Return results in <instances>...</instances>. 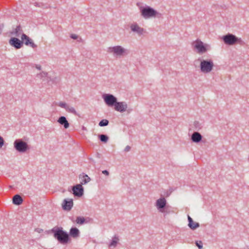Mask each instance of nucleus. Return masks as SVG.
Returning a JSON list of instances; mask_svg holds the SVG:
<instances>
[{
    "label": "nucleus",
    "instance_id": "1",
    "mask_svg": "<svg viewBox=\"0 0 249 249\" xmlns=\"http://www.w3.org/2000/svg\"><path fill=\"white\" fill-rule=\"evenodd\" d=\"M51 232L53 233L54 238L62 244H67L70 240L69 234L63 231L62 227H54L51 230Z\"/></svg>",
    "mask_w": 249,
    "mask_h": 249
},
{
    "label": "nucleus",
    "instance_id": "2",
    "mask_svg": "<svg viewBox=\"0 0 249 249\" xmlns=\"http://www.w3.org/2000/svg\"><path fill=\"white\" fill-rule=\"evenodd\" d=\"M223 40L226 44L233 45L236 44L242 45L243 41L240 38L237 37L235 36L228 34L223 36Z\"/></svg>",
    "mask_w": 249,
    "mask_h": 249
},
{
    "label": "nucleus",
    "instance_id": "3",
    "mask_svg": "<svg viewBox=\"0 0 249 249\" xmlns=\"http://www.w3.org/2000/svg\"><path fill=\"white\" fill-rule=\"evenodd\" d=\"M194 49L197 50L198 53H203L210 49V46L207 44H204L200 40L196 39L192 44Z\"/></svg>",
    "mask_w": 249,
    "mask_h": 249
},
{
    "label": "nucleus",
    "instance_id": "4",
    "mask_svg": "<svg viewBox=\"0 0 249 249\" xmlns=\"http://www.w3.org/2000/svg\"><path fill=\"white\" fill-rule=\"evenodd\" d=\"M140 10L141 15L145 18L155 17L159 14L157 11L149 6H141L140 7Z\"/></svg>",
    "mask_w": 249,
    "mask_h": 249
},
{
    "label": "nucleus",
    "instance_id": "5",
    "mask_svg": "<svg viewBox=\"0 0 249 249\" xmlns=\"http://www.w3.org/2000/svg\"><path fill=\"white\" fill-rule=\"evenodd\" d=\"M214 64L212 59L201 60L200 61V70L203 73H209L213 69Z\"/></svg>",
    "mask_w": 249,
    "mask_h": 249
},
{
    "label": "nucleus",
    "instance_id": "6",
    "mask_svg": "<svg viewBox=\"0 0 249 249\" xmlns=\"http://www.w3.org/2000/svg\"><path fill=\"white\" fill-rule=\"evenodd\" d=\"M14 145L15 149L20 152H25L30 148L27 143L21 139L16 140L14 142Z\"/></svg>",
    "mask_w": 249,
    "mask_h": 249
},
{
    "label": "nucleus",
    "instance_id": "7",
    "mask_svg": "<svg viewBox=\"0 0 249 249\" xmlns=\"http://www.w3.org/2000/svg\"><path fill=\"white\" fill-rule=\"evenodd\" d=\"M108 53H112L117 56H121L127 54V51L121 46H116L112 47H109L107 49Z\"/></svg>",
    "mask_w": 249,
    "mask_h": 249
},
{
    "label": "nucleus",
    "instance_id": "8",
    "mask_svg": "<svg viewBox=\"0 0 249 249\" xmlns=\"http://www.w3.org/2000/svg\"><path fill=\"white\" fill-rule=\"evenodd\" d=\"M103 97L106 104L109 107L114 106L117 102L116 98L112 94H105Z\"/></svg>",
    "mask_w": 249,
    "mask_h": 249
},
{
    "label": "nucleus",
    "instance_id": "9",
    "mask_svg": "<svg viewBox=\"0 0 249 249\" xmlns=\"http://www.w3.org/2000/svg\"><path fill=\"white\" fill-rule=\"evenodd\" d=\"M21 38L22 39V43H24L27 46H30L32 48L35 49L37 47V45H36L32 39H31L29 36L24 34H22Z\"/></svg>",
    "mask_w": 249,
    "mask_h": 249
},
{
    "label": "nucleus",
    "instance_id": "10",
    "mask_svg": "<svg viewBox=\"0 0 249 249\" xmlns=\"http://www.w3.org/2000/svg\"><path fill=\"white\" fill-rule=\"evenodd\" d=\"M166 204V200L165 198L164 197H161L160 198V199H158L156 201V206L157 208L160 212H165L164 208L167 206Z\"/></svg>",
    "mask_w": 249,
    "mask_h": 249
},
{
    "label": "nucleus",
    "instance_id": "11",
    "mask_svg": "<svg viewBox=\"0 0 249 249\" xmlns=\"http://www.w3.org/2000/svg\"><path fill=\"white\" fill-rule=\"evenodd\" d=\"M127 107V105L126 103L124 102H117L114 105V109L121 112L125 111Z\"/></svg>",
    "mask_w": 249,
    "mask_h": 249
},
{
    "label": "nucleus",
    "instance_id": "12",
    "mask_svg": "<svg viewBox=\"0 0 249 249\" xmlns=\"http://www.w3.org/2000/svg\"><path fill=\"white\" fill-rule=\"evenodd\" d=\"M73 194L75 196H81L83 194V188L81 184H77L72 188Z\"/></svg>",
    "mask_w": 249,
    "mask_h": 249
},
{
    "label": "nucleus",
    "instance_id": "13",
    "mask_svg": "<svg viewBox=\"0 0 249 249\" xmlns=\"http://www.w3.org/2000/svg\"><path fill=\"white\" fill-rule=\"evenodd\" d=\"M73 206V200L71 199L69 200L64 199L62 204V208L64 210L69 211Z\"/></svg>",
    "mask_w": 249,
    "mask_h": 249
},
{
    "label": "nucleus",
    "instance_id": "14",
    "mask_svg": "<svg viewBox=\"0 0 249 249\" xmlns=\"http://www.w3.org/2000/svg\"><path fill=\"white\" fill-rule=\"evenodd\" d=\"M10 44L17 49H19L22 47V42L17 38H12L9 41Z\"/></svg>",
    "mask_w": 249,
    "mask_h": 249
},
{
    "label": "nucleus",
    "instance_id": "15",
    "mask_svg": "<svg viewBox=\"0 0 249 249\" xmlns=\"http://www.w3.org/2000/svg\"><path fill=\"white\" fill-rule=\"evenodd\" d=\"M191 139L194 142H199L202 139V136L199 132H195L192 135Z\"/></svg>",
    "mask_w": 249,
    "mask_h": 249
},
{
    "label": "nucleus",
    "instance_id": "16",
    "mask_svg": "<svg viewBox=\"0 0 249 249\" xmlns=\"http://www.w3.org/2000/svg\"><path fill=\"white\" fill-rule=\"evenodd\" d=\"M130 27L132 31L136 32L139 34H142L143 32V29L139 27L136 23L132 24Z\"/></svg>",
    "mask_w": 249,
    "mask_h": 249
},
{
    "label": "nucleus",
    "instance_id": "17",
    "mask_svg": "<svg viewBox=\"0 0 249 249\" xmlns=\"http://www.w3.org/2000/svg\"><path fill=\"white\" fill-rule=\"evenodd\" d=\"M188 226L192 230H195L199 226V223L194 222L189 216H188Z\"/></svg>",
    "mask_w": 249,
    "mask_h": 249
},
{
    "label": "nucleus",
    "instance_id": "18",
    "mask_svg": "<svg viewBox=\"0 0 249 249\" xmlns=\"http://www.w3.org/2000/svg\"><path fill=\"white\" fill-rule=\"evenodd\" d=\"M58 122L61 124L63 125L65 128H67L69 127V124L67 121L66 117L64 116L59 117L58 120Z\"/></svg>",
    "mask_w": 249,
    "mask_h": 249
},
{
    "label": "nucleus",
    "instance_id": "19",
    "mask_svg": "<svg viewBox=\"0 0 249 249\" xmlns=\"http://www.w3.org/2000/svg\"><path fill=\"white\" fill-rule=\"evenodd\" d=\"M23 202L22 198L18 195H16L13 197V202L14 204L19 205Z\"/></svg>",
    "mask_w": 249,
    "mask_h": 249
},
{
    "label": "nucleus",
    "instance_id": "20",
    "mask_svg": "<svg viewBox=\"0 0 249 249\" xmlns=\"http://www.w3.org/2000/svg\"><path fill=\"white\" fill-rule=\"evenodd\" d=\"M79 231L78 229L75 227L72 228L70 230V234L73 238H77L79 236Z\"/></svg>",
    "mask_w": 249,
    "mask_h": 249
},
{
    "label": "nucleus",
    "instance_id": "21",
    "mask_svg": "<svg viewBox=\"0 0 249 249\" xmlns=\"http://www.w3.org/2000/svg\"><path fill=\"white\" fill-rule=\"evenodd\" d=\"M119 240L118 236L115 235L112 238V240L111 242L109 245V247H115L117 246L118 241Z\"/></svg>",
    "mask_w": 249,
    "mask_h": 249
},
{
    "label": "nucleus",
    "instance_id": "22",
    "mask_svg": "<svg viewBox=\"0 0 249 249\" xmlns=\"http://www.w3.org/2000/svg\"><path fill=\"white\" fill-rule=\"evenodd\" d=\"M22 32V30L21 27L20 25L18 26L15 29V31L14 32V35L17 36H19L20 34H21Z\"/></svg>",
    "mask_w": 249,
    "mask_h": 249
},
{
    "label": "nucleus",
    "instance_id": "23",
    "mask_svg": "<svg viewBox=\"0 0 249 249\" xmlns=\"http://www.w3.org/2000/svg\"><path fill=\"white\" fill-rule=\"evenodd\" d=\"M65 109L67 111H68L69 112L73 113L75 115L77 114L76 111L75 110V109L73 107H71V106H69L68 105H67L66 108H65Z\"/></svg>",
    "mask_w": 249,
    "mask_h": 249
},
{
    "label": "nucleus",
    "instance_id": "24",
    "mask_svg": "<svg viewBox=\"0 0 249 249\" xmlns=\"http://www.w3.org/2000/svg\"><path fill=\"white\" fill-rule=\"evenodd\" d=\"M85 221V219L83 217L78 216L76 217V219L75 222L79 224L82 225L84 223Z\"/></svg>",
    "mask_w": 249,
    "mask_h": 249
},
{
    "label": "nucleus",
    "instance_id": "25",
    "mask_svg": "<svg viewBox=\"0 0 249 249\" xmlns=\"http://www.w3.org/2000/svg\"><path fill=\"white\" fill-rule=\"evenodd\" d=\"M99 138H100V140L102 142H104L105 143L107 142L108 140V137L107 136L104 135V134H101V135H99Z\"/></svg>",
    "mask_w": 249,
    "mask_h": 249
},
{
    "label": "nucleus",
    "instance_id": "26",
    "mask_svg": "<svg viewBox=\"0 0 249 249\" xmlns=\"http://www.w3.org/2000/svg\"><path fill=\"white\" fill-rule=\"evenodd\" d=\"M108 121L106 119H103L100 122L99 125L100 126H104L108 125Z\"/></svg>",
    "mask_w": 249,
    "mask_h": 249
},
{
    "label": "nucleus",
    "instance_id": "27",
    "mask_svg": "<svg viewBox=\"0 0 249 249\" xmlns=\"http://www.w3.org/2000/svg\"><path fill=\"white\" fill-rule=\"evenodd\" d=\"M83 177L84 179H83V182H84V183H87L90 180V178L87 175L84 176Z\"/></svg>",
    "mask_w": 249,
    "mask_h": 249
},
{
    "label": "nucleus",
    "instance_id": "28",
    "mask_svg": "<svg viewBox=\"0 0 249 249\" xmlns=\"http://www.w3.org/2000/svg\"><path fill=\"white\" fill-rule=\"evenodd\" d=\"M196 245L199 248V249H202V242L201 241H196Z\"/></svg>",
    "mask_w": 249,
    "mask_h": 249
},
{
    "label": "nucleus",
    "instance_id": "29",
    "mask_svg": "<svg viewBox=\"0 0 249 249\" xmlns=\"http://www.w3.org/2000/svg\"><path fill=\"white\" fill-rule=\"evenodd\" d=\"M58 106L62 108H64L65 109V108H66V107L67 106V104H66L64 102H60L59 104H58Z\"/></svg>",
    "mask_w": 249,
    "mask_h": 249
},
{
    "label": "nucleus",
    "instance_id": "30",
    "mask_svg": "<svg viewBox=\"0 0 249 249\" xmlns=\"http://www.w3.org/2000/svg\"><path fill=\"white\" fill-rule=\"evenodd\" d=\"M169 208H170V206H167L166 207L164 208L165 212H162V213H170Z\"/></svg>",
    "mask_w": 249,
    "mask_h": 249
},
{
    "label": "nucleus",
    "instance_id": "31",
    "mask_svg": "<svg viewBox=\"0 0 249 249\" xmlns=\"http://www.w3.org/2000/svg\"><path fill=\"white\" fill-rule=\"evenodd\" d=\"M4 143V140L3 138L0 136V148L2 146Z\"/></svg>",
    "mask_w": 249,
    "mask_h": 249
},
{
    "label": "nucleus",
    "instance_id": "32",
    "mask_svg": "<svg viewBox=\"0 0 249 249\" xmlns=\"http://www.w3.org/2000/svg\"><path fill=\"white\" fill-rule=\"evenodd\" d=\"M71 37L73 39H76L78 38V36L75 34H71Z\"/></svg>",
    "mask_w": 249,
    "mask_h": 249
},
{
    "label": "nucleus",
    "instance_id": "33",
    "mask_svg": "<svg viewBox=\"0 0 249 249\" xmlns=\"http://www.w3.org/2000/svg\"><path fill=\"white\" fill-rule=\"evenodd\" d=\"M131 149V147L130 146H126L124 149V151L125 152H128L129 151H130Z\"/></svg>",
    "mask_w": 249,
    "mask_h": 249
},
{
    "label": "nucleus",
    "instance_id": "34",
    "mask_svg": "<svg viewBox=\"0 0 249 249\" xmlns=\"http://www.w3.org/2000/svg\"><path fill=\"white\" fill-rule=\"evenodd\" d=\"M102 173L106 176L109 175V172L107 170H104L102 171Z\"/></svg>",
    "mask_w": 249,
    "mask_h": 249
},
{
    "label": "nucleus",
    "instance_id": "35",
    "mask_svg": "<svg viewBox=\"0 0 249 249\" xmlns=\"http://www.w3.org/2000/svg\"><path fill=\"white\" fill-rule=\"evenodd\" d=\"M37 69H38L39 70L40 69V66L38 67H37Z\"/></svg>",
    "mask_w": 249,
    "mask_h": 249
}]
</instances>
